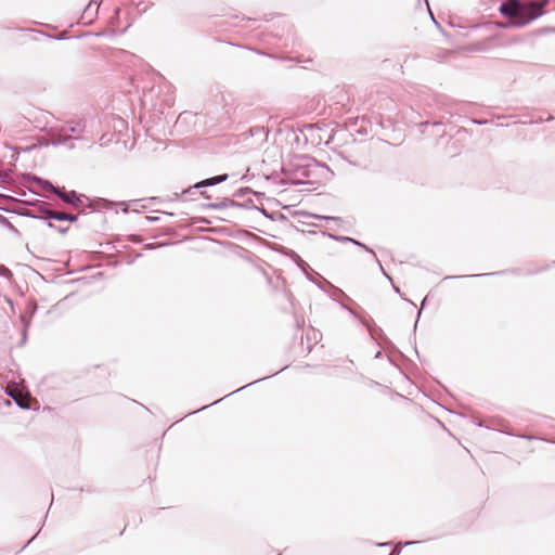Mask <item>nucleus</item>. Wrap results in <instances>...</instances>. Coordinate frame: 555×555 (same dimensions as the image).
Returning a JSON list of instances; mask_svg holds the SVG:
<instances>
[{
  "mask_svg": "<svg viewBox=\"0 0 555 555\" xmlns=\"http://www.w3.org/2000/svg\"><path fill=\"white\" fill-rule=\"evenodd\" d=\"M548 0L521 3L519 0H506L500 5V13L513 20L516 26H525L544 13Z\"/></svg>",
  "mask_w": 555,
  "mask_h": 555,
  "instance_id": "obj_1",
  "label": "nucleus"
},
{
  "mask_svg": "<svg viewBox=\"0 0 555 555\" xmlns=\"http://www.w3.org/2000/svg\"><path fill=\"white\" fill-rule=\"evenodd\" d=\"M8 395L12 397L15 402L24 409L30 408V395L25 391L23 387H21L18 384H10L7 387Z\"/></svg>",
  "mask_w": 555,
  "mask_h": 555,
  "instance_id": "obj_2",
  "label": "nucleus"
},
{
  "mask_svg": "<svg viewBox=\"0 0 555 555\" xmlns=\"http://www.w3.org/2000/svg\"><path fill=\"white\" fill-rule=\"evenodd\" d=\"M49 218L50 219H55V220H59V221H64V220L74 221V220H76L75 216L66 214V212H59V211H50L49 212Z\"/></svg>",
  "mask_w": 555,
  "mask_h": 555,
  "instance_id": "obj_3",
  "label": "nucleus"
},
{
  "mask_svg": "<svg viewBox=\"0 0 555 555\" xmlns=\"http://www.w3.org/2000/svg\"><path fill=\"white\" fill-rule=\"evenodd\" d=\"M227 178H228L227 175L217 176V177H214V178H210V179H206V180H204L202 182H198L197 184H195V186L199 188V186L217 184V183H220V182L224 181Z\"/></svg>",
  "mask_w": 555,
  "mask_h": 555,
  "instance_id": "obj_4",
  "label": "nucleus"
},
{
  "mask_svg": "<svg viewBox=\"0 0 555 555\" xmlns=\"http://www.w3.org/2000/svg\"><path fill=\"white\" fill-rule=\"evenodd\" d=\"M59 195H60V197L64 202L69 203V204H74L75 201L78 199L74 191H72V192H59Z\"/></svg>",
  "mask_w": 555,
  "mask_h": 555,
  "instance_id": "obj_5",
  "label": "nucleus"
}]
</instances>
